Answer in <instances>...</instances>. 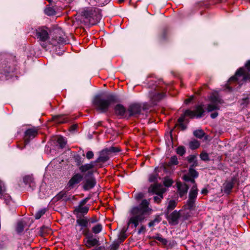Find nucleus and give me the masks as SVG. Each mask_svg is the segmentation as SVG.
Segmentation results:
<instances>
[{
	"instance_id": "1",
	"label": "nucleus",
	"mask_w": 250,
	"mask_h": 250,
	"mask_svg": "<svg viewBox=\"0 0 250 250\" xmlns=\"http://www.w3.org/2000/svg\"><path fill=\"white\" fill-rule=\"evenodd\" d=\"M149 203L146 200H143L139 206L132 208L130 213L132 216L129 218L127 225L131 224L136 228L139 223L142 222L146 216L150 214L151 208H149Z\"/></svg>"
},
{
	"instance_id": "2",
	"label": "nucleus",
	"mask_w": 250,
	"mask_h": 250,
	"mask_svg": "<svg viewBox=\"0 0 250 250\" xmlns=\"http://www.w3.org/2000/svg\"><path fill=\"white\" fill-rule=\"evenodd\" d=\"M116 96L113 94L108 95L106 98H102L100 96H96L93 104L95 108L102 113L106 112L111 105L116 102Z\"/></svg>"
},
{
	"instance_id": "3",
	"label": "nucleus",
	"mask_w": 250,
	"mask_h": 250,
	"mask_svg": "<svg viewBox=\"0 0 250 250\" xmlns=\"http://www.w3.org/2000/svg\"><path fill=\"white\" fill-rule=\"evenodd\" d=\"M246 68H240L236 72L234 76L231 77L229 81V83L232 82H237L239 84L242 82L250 79V60L245 64Z\"/></svg>"
},
{
	"instance_id": "4",
	"label": "nucleus",
	"mask_w": 250,
	"mask_h": 250,
	"mask_svg": "<svg viewBox=\"0 0 250 250\" xmlns=\"http://www.w3.org/2000/svg\"><path fill=\"white\" fill-rule=\"evenodd\" d=\"M204 112V110L202 105H199L196 106L195 110H191L189 109L186 110L184 114L182 115L178 119L179 123H183L185 121V116H188L191 118L195 117L197 118L201 117Z\"/></svg>"
},
{
	"instance_id": "5",
	"label": "nucleus",
	"mask_w": 250,
	"mask_h": 250,
	"mask_svg": "<svg viewBox=\"0 0 250 250\" xmlns=\"http://www.w3.org/2000/svg\"><path fill=\"white\" fill-rule=\"evenodd\" d=\"M198 195V188L197 185H193L189 193L188 199L187 203L185 205L184 210H192L195 207V203Z\"/></svg>"
},
{
	"instance_id": "6",
	"label": "nucleus",
	"mask_w": 250,
	"mask_h": 250,
	"mask_svg": "<svg viewBox=\"0 0 250 250\" xmlns=\"http://www.w3.org/2000/svg\"><path fill=\"white\" fill-rule=\"evenodd\" d=\"M148 191L157 194L154 197V200L155 202L159 203L163 198V194L166 191V189L160 184H154L149 188Z\"/></svg>"
},
{
	"instance_id": "7",
	"label": "nucleus",
	"mask_w": 250,
	"mask_h": 250,
	"mask_svg": "<svg viewBox=\"0 0 250 250\" xmlns=\"http://www.w3.org/2000/svg\"><path fill=\"white\" fill-rule=\"evenodd\" d=\"M64 37L65 35L61 29H56L53 31V34L50 41V43L54 46L61 43H66V41Z\"/></svg>"
},
{
	"instance_id": "8",
	"label": "nucleus",
	"mask_w": 250,
	"mask_h": 250,
	"mask_svg": "<svg viewBox=\"0 0 250 250\" xmlns=\"http://www.w3.org/2000/svg\"><path fill=\"white\" fill-rule=\"evenodd\" d=\"M35 34L37 38L42 42L41 43L42 46L45 48L47 45L44 42L49 38L48 28L44 26L38 27L36 29Z\"/></svg>"
},
{
	"instance_id": "9",
	"label": "nucleus",
	"mask_w": 250,
	"mask_h": 250,
	"mask_svg": "<svg viewBox=\"0 0 250 250\" xmlns=\"http://www.w3.org/2000/svg\"><path fill=\"white\" fill-rule=\"evenodd\" d=\"M38 134V129L35 128H31L27 129L24 133V146H21L20 144L17 145V147L21 149L24 148L30 140L34 138Z\"/></svg>"
},
{
	"instance_id": "10",
	"label": "nucleus",
	"mask_w": 250,
	"mask_h": 250,
	"mask_svg": "<svg viewBox=\"0 0 250 250\" xmlns=\"http://www.w3.org/2000/svg\"><path fill=\"white\" fill-rule=\"evenodd\" d=\"M209 101L210 104L208 105L207 108L208 111L211 112L219 109V104H221V102L217 95L214 94L211 95L209 97Z\"/></svg>"
},
{
	"instance_id": "11",
	"label": "nucleus",
	"mask_w": 250,
	"mask_h": 250,
	"mask_svg": "<svg viewBox=\"0 0 250 250\" xmlns=\"http://www.w3.org/2000/svg\"><path fill=\"white\" fill-rule=\"evenodd\" d=\"M149 94L153 104H156L157 103L165 96L163 89H160L159 86H157L154 91H151Z\"/></svg>"
},
{
	"instance_id": "12",
	"label": "nucleus",
	"mask_w": 250,
	"mask_h": 250,
	"mask_svg": "<svg viewBox=\"0 0 250 250\" xmlns=\"http://www.w3.org/2000/svg\"><path fill=\"white\" fill-rule=\"evenodd\" d=\"M102 167L101 165L97 166L96 162L95 161H91L89 164H86L83 165L79 167V170L82 172H85L87 171H88V174L89 175H92L93 173V171L90 170L92 168H98Z\"/></svg>"
},
{
	"instance_id": "13",
	"label": "nucleus",
	"mask_w": 250,
	"mask_h": 250,
	"mask_svg": "<svg viewBox=\"0 0 250 250\" xmlns=\"http://www.w3.org/2000/svg\"><path fill=\"white\" fill-rule=\"evenodd\" d=\"M142 107L140 104H133L129 105L127 111L129 116L138 117L141 114Z\"/></svg>"
},
{
	"instance_id": "14",
	"label": "nucleus",
	"mask_w": 250,
	"mask_h": 250,
	"mask_svg": "<svg viewBox=\"0 0 250 250\" xmlns=\"http://www.w3.org/2000/svg\"><path fill=\"white\" fill-rule=\"evenodd\" d=\"M238 182L237 176L232 177L230 180L227 181L223 184L224 191L226 193L229 194L234 185Z\"/></svg>"
},
{
	"instance_id": "15",
	"label": "nucleus",
	"mask_w": 250,
	"mask_h": 250,
	"mask_svg": "<svg viewBox=\"0 0 250 250\" xmlns=\"http://www.w3.org/2000/svg\"><path fill=\"white\" fill-rule=\"evenodd\" d=\"M89 13V21L93 20V21H92L93 24L98 22L101 20L102 15L99 9L94 8L91 10Z\"/></svg>"
},
{
	"instance_id": "16",
	"label": "nucleus",
	"mask_w": 250,
	"mask_h": 250,
	"mask_svg": "<svg viewBox=\"0 0 250 250\" xmlns=\"http://www.w3.org/2000/svg\"><path fill=\"white\" fill-rule=\"evenodd\" d=\"M109 154L106 148L104 149L100 152L99 157L94 161L96 162L97 166H99L98 163L100 162L104 163L109 159Z\"/></svg>"
},
{
	"instance_id": "17",
	"label": "nucleus",
	"mask_w": 250,
	"mask_h": 250,
	"mask_svg": "<svg viewBox=\"0 0 250 250\" xmlns=\"http://www.w3.org/2000/svg\"><path fill=\"white\" fill-rule=\"evenodd\" d=\"M176 186L178 194L180 197H183L187 194L188 189V187L187 185L181 182H177Z\"/></svg>"
},
{
	"instance_id": "18",
	"label": "nucleus",
	"mask_w": 250,
	"mask_h": 250,
	"mask_svg": "<svg viewBox=\"0 0 250 250\" xmlns=\"http://www.w3.org/2000/svg\"><path fill=\"white\" fill-rule=\"evenodd\" d=\"M96 184V179L93 177L86 179L83 185V188L85 190H88L93 188Z\"/></svg>"
},
{
	"instance_id": "19",
	"label": "nucleus",
	"mask_w": 250,
	"mask_h": 250,
	"mask_svg": "<svg viewBox=\"0 0 250 250\" xmlns=\"http://www.w3.org/2000/svg\"><path fill=\"white\" fill-rule=\"evenodd\" d=\"M82 179L83 176L81 174L79 173L76 174L69 180L68 185L69 187L73 188L75 185L79 183Z\"/></svg>"
},
{
	"instance_id": "20",
	"label": "nucleus",
	"mask_w": 250,
	"mask_h": 250,
	"mask_svg": "<svg viewBox=\"0 0 250 250\" xmlns=\"http://www.w3.org/2000/svg\"><path fill=\"white\" fill-rule=\"evenodd\" d=\"M180 216V214L176 210L174 211L169 216V222L172 224H177L178 220Z\"/></svg>"
},
{
	"instance_id": "21",
	"label": "nucleus",
	"mask_w": 250,
	"mask_h": 250,
	"mask_svg": "<svg viewBox=\"0 0 250 250\" xmlns=\"http://www.w3.org/2000/svg\"><path fill=\"white\" fill-rule=\"evenodd\" d=\"M115 111L117 115L123 116H124L126 112L125 107L121 104L116 105L115 107Z\"/></svg>"
},
{
	"instance_id": "22",
	"label": "nucleus",
	"mask_w": 250,
	"mask_h": 250,
	"mask_svg": "<svg viewBox=\"0 0 250 250\" xmlns=\"http://www.w3.org/2000/svg\"><path fill=\"white\" fill-rule=\"evenodd\" d=\"M77 224L81 227V229L86 228L88 226V219L87 218H80L77 219Z\"/></svg>"
},
{
	"instance_id": "23",
	"label": "nucleus",
	"mask_w": 250,
	"mask_h": 250,
	"mask_svg": "<svg viewBox=\"0 0 250 250\" xmlns=\"http://www.w3.org/2000/svg\"><path fill=\"white\" fill-rule=\"evenodd\" d=\"M89 208L86 206H78L75 209V212L78 215L79 213L85 214L87 213Z\"/></svg>"
},
{
	"instance_id": "24",
	"label": "nucleus",
	"mask_w": 250,
	"mask_h": 250,
	"mask_svg": "<svg viewBox=\"0 0 250 250\" xmlns=\"http://www.w3.org/2000/svg\"><path fill=\"white\" fill-rule=\"evenodd\" d=\"M99 243V241L92 237H88L86 241V245L87 247H93L97 245Z\"/></svg>"
},
{
	"instance_id": "25",
	"label": "nucleus",
	"mask_w": 250,
	"mask_h": 250,
	"mask_svg": "<svg viewBox=\"0 0 250 250\" xmlns=\"http://www.w3.org/2000/svg\"><path fill=\"white\" fill-rule=\"evenodd\" d=\"M188 161L189 163H192L191 167H195L197 166V162L196 160V156L194 155H191L189 156L188 158Z\"/></svg>"
},
{
	"instance_id": "26",
	"label": "nucleus",
	"mask_w": 250,
	"mask_h": 250,
	"mask_svg": "<svg viewBox=\"0 0 250 250\" xmlns=\"http://www.w3.org/2000/svg\"><path fill=\"white\" fill-rule=\"evenodd\" d=\"M152 238L154 239L157 240L164 245H166L167 243V240L163 238L160 234H157L155 236H153Z\"/></svg>"
},
{
	"instance_id": "27",
	"label": "nucleus",
	"mask_w": 250,
	"mask_h": 250,
	"mask_svg": "<svg viewBox=\"0 0 250 250\" xmlns=\"http://www.w3.org/2000/svg\"><path fill=\"white\" fill-rule=\"evenodd\" d=\"M51 229L47 227L42 226L40 228V235L42 236H44L46 234L50 233Z\"/></svg>"
},
{
	"instance_id": "28",
	"label": "nucleus",
	"mask_w": 250,
	"mask_h": 250,
	"mask_svg": "<svg viewBox=\"0 0 250 250\" xmlns=\"http://www.w3.org/2000/svg\"><path fill=\"white\" fill-rule=\"evenodd\" d=\"M23 182L25 185H29L30 187L33 186V178L30 176H26L23 178Z\"/></svg>"
},
{
	"instance_id": "29",
	"label": "nucleus",
	"mask_w": 250,
	"mask_h": 250,
	"mask_svg": "<svg viewBox=\"0 0 250 250\" xmlns=\"http://www.w3.org/2000/svg\"><path fill=\"white\" fill-rule=\"evenodd\" d=\"M189 147L190 149L193 150L198 148L200 146V143L196 140H194L189 142Z\"/></svg>"
},
{
	"instance_id": "30",
	"label": "nucleus",
	"mask_w": 250,
	"mask_h": 250,
	"mask_svg": "<svg viewBox=\"0 0 250 250\" xmlns=\"http://www.w3.org/2000/svg\"><path fill=\"white\" fill-rule=\"evenodd\" d=\"M126 230L127 229H125L124 228L120 232V234L119 235V239L121 242L124 241L127 237V235L126 234Z\"/></svg>"
},
{
	"instance_id": "31",
	"label": "nucleus",
	"mask_w": 250,
	"mask_h": 250,
	"mask_svg": "<svg viewBox=\"0 0 250 250\" xmlns=\"http://www.w3.org/2000/svg\"><path fill=\"white\" fill-rule=\"evenodd\" d=\"M194 135L199 139L202 138L205 135V133L202 129L196 130L193 132Z\"/></svg>"
},
{
	"instance_id": "32",
	"label": "nucleus",
	"mask_w": 250,
	"mask_h": 250,
	"mask_svg": "<svg viewBox=\"0 0 250 250\" xmlns=\"http://www.w3.org/2000/svg\"><path fill=\"white\" fill-rule=\"evenodd\" d=\"M102 225L100 224H98L92 228V230L94 233L98 234L102 231Z\"/></svg>"
},
{
	"instance_id": "33",
	"label": "nucleus",
	"mask_w": 250,
	"mask_h": 250,
	"mask_svg": "<svg viewBox=\"0 0 250 250\" xmlns=\"http://www.w3.org/2000/svg\"><path fill=\"white\" fill-rule=\"evenodd\" d=\"M57 143L61 148H63L65 146L66 144V141L64 138L60 136L57 139Z\"/></svg>"
},
{
	"instance_id": "34",
	"label": "nucleus",
	"mask_w": 250,
	"mask_h": 250,
	"mask_svg": "<svg viewBox=\"0 0 250 250\" xmlns=\"http://www.w3.org/2000/svg\"><path fill=\"white\" fill-rule=\"evenodd\" d=\"M194 167H190L189 168L188 174H189L193 178H196L198 176V173L195 169H193Z\"/></svg>"
},
{
	"instance_id": "35",
	"label": "nucleus",
	"mask_w": 250,
	"mask_h": 250,
	"mask_svg": "<svg viewBox=\"0 0 250 250\" xmlns=\"http://www.w3.org/2000/svg\"><path fill=\"white\" fill-rule=\"evenodd\" d=\"M183 179L185 182H191L193 185H196L195 183V181L192 177H191L189 174L185 175L183 176Z\"/></svg>"
},
{
	"instance_id": "36",
	"label": "nucleus",
	"mask_w": 250,
	"mask_h": 250,
	"mask_svg": "<svg viewBox=\"0 0 250 250\" xmlns=\"http://www.w3.org/2000/svg\"><path fill=\"white\" fill-rule=\"evenodd\" d=\"M53 120L55 122L58 123H64L67 121L66 120H65L63 116L62 115H59L57 116L56 117H55L53 118Z\"/></svg>"
},
{
	"instance_id": "37",
	"label": "nucleus",
	"mask_w": 250,
	"mask_h": 250,
	"mask_svg": "<svg viewBox=\"0 0 250 250\" xmlns=\"http://www.w3.org/2000/svg\"><path fill=\"white\" fill-rule=\"evenodd\" d=\"M178 164V161L177 157L176 156H173L170 158L168 163V166H171L172 165H177Z\"/></svg>"
},
{
	"instance_id": "38",
	"label": "nucleus",
	"mask_w": 250,
	"mask_h": 250,
	"mask_svg": "<svg viewBox=\"0 0 250 250\" xmlns=\"http://www.w3.org/2000/svg\"><path fill=\"white\" fill-rule=\"evenodd\" d=\"M176 206V202L174 200H170L167 207V210H171L173 209Z\"/></svg>"
},
{
	"instance_id": "39",
	"label": "nucleus",
	"mask_w": 250,
	"mask_h": 250,
	"mask_svg": "<svg viewBox=\"0 0 250 250\" xmlns=\"http://www.w3.org/2000/svg\"><path fill=\"white\" fill-rule=\"evenodd\" d=\"M24 229V224L22 222L19 221L17 223L16 230L18 232L20 233Z\"/></svg>"
},
{
	"instance_id": "40",
	"label": "nucleus",
	"mask_w": 250,
	"mask_h": 250,
	"mask_svg": "<svg viewBox=\"0 0 250 250\" xmlns=\"http://www.w3.org/2000/svg\"><path fill=\"white\" fill-rule=\"evenodd\" d=\"M186 152L185 147L182 146H178L176 149V153L180 155L183 156Z\"/></svg>"
},
{
	"instance_id": "41",
	"label": "nucleus",
	"mask_w": 250,
	"mask_h": 250,
	"mask_svg": "<svg viewBox=\"0 0 250 250\" xmlns=\"http://www.w3.org/2000/svg\"><path fill=\"white\" fill-rule=\"evenodd\" d=\"M46 210L45 209H42L39 210L35 215V217L36 219H40L45 212Z\"/></svg>"
},
{
	"instance_id": "42",
	"label": "nucleus",
	"mask_w": 250,
	"mask_h": 250,
	"mask_svg": "<svg viewBox=\"0 0 250 250\" xmlns=\"http://www.w3.org/2000/svg\"><path fill=\"white\" fill-rule=\"evenodd\" d=\"M108 150L109 154L112 153H116L121 151L120 149L118 147L112 146L108 148H106Z\"/></svg>"
},
{
	"instance_id": "43",
	"label": "nucleus",
	"mask_w": 250,
	"mask_h": 250,
	"mask_svg": "<svg viewBox=\"0 0 250 250\" xmlns=\"http://www.w3.org/2000/svg\"><path fill=\"white\" fill-rule=\"evenodd\" d=\"M158 175L156 173L151 174L149 176V181L150 182H155L157 180Z\"/></svg>"
},
{
	"instance_id": "44",
	"label": "nucleus",
	"mask_w": 250,
	"mask_h": 250,
	"mask_svg": "<svg viewBox=\"0 0 250 250\" xmlns=\"http://www.w3.org/2000/svg\"><path fill=\"white\" fill-rule=\"evenodd\" d=\"M44 12L48 16L53 15L55 14V11L51 7L47 8L45 9Z\"/></svg>"
},
{
	"instance_id": "45",
	"label": "nucleus",
	"mask_w": 250,
	"mask_h": 250,
	"mask_svg": "<svg viewBox=\"0 0 250 250\" xmlns=\"http://www.w3.org/2000/svg\"><path fill=\"white\" fill-rule=\"evenodd\" d=\"M200 158L203 161H208L209 160L208 155L206 152H202L200 154Z\"/></svg>"
},
{
	"instance_id": "46",
	"label": "nucleus",
	"mask_w": 250,
	"mask_h": 250,
	"mask_svg": "<svg viewBox=\"0 0 250 250\" xmlns=\"http://www.w3.org/2000/svg\"><path fill=\"white\" fill-rule=\"evenodd\" d=\"M173 181L170 179H166L164 181V184L166 187H170L172 185Z\"/></svg>"
},
{
	"instance_id": "47",
	"label": "nucleus",
	"mask_w": 250,
	"mask_h": 250,
	"mask_svg": "<svg viewBox=\"0 0 250 250\" xmlns=\"http://www.w3.org/2000/svg\"><path fill=\"white\" fill-rule=\"evenodd\" d=\"M160 222V220H159V219L158 218H155V219H154L153 220L150 221L149 224H148V226L149 227H153V226H154L156 223H158Z\"/></svg>"
},
{
	"instance_id": "48",
	"label": "nucleus",
	"mask_w": 250,
	"mask_h": 250,
	"mask_svg": "<svg viewBox=\"0 0 250 250\" xmlns=\"http://www.w3.org/2000/svg\"><path fill=\"white\" fill-rule=\"evenodd\" d=\"M86 157L89 160L92 159L94 157L93 152L92 151H87L86 154Z\"/></svg>"
},
{
	"instance_id": "49",
	"label": "nucleus",
	"mask_w": 250,
	"mask_h": 250,
	"mask_svg": "<svg viewBox=\"0 0 250 250\" xmlns=\"http://www.w3.org/2000/svg\"><path fill=\"white\" fill-rule=\"evenodd\" d=\"M88 200V198H86L83 200H82L80 204H79V205L78 206H83L86 203V202H87Z\"/></svg>"
},
{
	"instance_id": "50",
	"label": "nucleus",
	"mask_w": 250,
	"mask_h": 250,
	"mask_svg": "<svg viewBox=\"0 0 250 250\" xmlns=\"http://www.w3.org/2000/svg\"><path fill=\"white\" fill-rule=\"evenodd\" d=\"M193 98L194 96H192L189 97V98L186 99L184 102L185 104H189L193 100Z\"/></svg>"
},
{
	"instance_id": "51",
	"label": "nucleus",
	"mask_w": 250,
	"mask_h": 250,
	"mask_svg": "<svg viewBox=\"0 0 250 250\" xmlns=\"http://www.w3.org/2000/svg\"><path fill=\"white\" fill-rule=\"evenodd\" d=\"M146 227L144 226H141L138 231V234H140L142 232L145 231Z\"/></svg>"
},
{
	"instance_id": "52",
	"label": "nucleus",
	"mask_w": 250,
	"mask_h": 250,
	"mask_svg": "<svg viewBox=\"0 0 250 250\" xmlns=\"http://www.w3.org/2000/svg\"><path fill=\"white\" fill-rule=\"evenodd\" d=\"M76 162H77L78 166L81 165L83 163V162L81 160V158L79 156L76 158Z\"/></svg>"
},
{
	"instance_id": "53",
	"label": "nucleus",
	"mask_w": 250,
	"mask_h": 250,
	"mask_svg": "<svg viewBox=\"0 0 250 250\" xmlns=\"http://www.w3.org/2000/svg\"><path fill=\"white\" fill-rule=\"evenodd\" d=\"M97 219L96 217H92L90 218V219H88V222H89L90 223H95L97 222Z\"/></svg>"
},
{
	"instance_id": "54",
	"label": "nucleus",
	"mask_w": 250,
	"mask_h": 250,
	"mask_svg": "<svg viewBox=\"0 0 250 250\" xmlns=\"http://www.w3.org/2000/svg\"><path fill=\"white\" fill-rule=\"evenodd\" d=\"M4 190V185L2 182L0 181V194L2 193Z\"/></svg>"
},
{
	"instance_id": "55",
	"label": "nucleus",
	"mask_w": 250,
	"mask_h": 250,
	"mask_svg": "<svg viewBox=\"0 0 250 250\" xmlns=\"http://www.w3.org/2000/svg\"><path fill=\"white\" fill-rule=\"evenodd\" d=\"M66 195L65 192H61L58 195V198H63Z\"/></svg>"
},
{
	"instance_id": "56",
	"label": "nucleus",
	"mask_w": 250,
	"mask_h": 250,
	"mask_svg": "<svg viewBox=\"0 0 250 250\" xmlns=\"http://www.w3.org/2000/svg\"><path fill=\"white\" fill-rule=\"evenodd\" d=\"M218 112H215L211 114L210 117H211V118L214 119V118H216L218 116Z\"/></svg>"
},
{
	"instance_id": "57",
	"label": "nucleus",
	"mask_w": 250,
	"mask_h": 250,
	"mask_svg": "<svg viewBox=\"0 0 250 250\" xmlns=\"http://www.w3.org/2000/svg\"><path fill=\"white\" fill-rule=\"evenodd\" d=\"M118 248L117 244H113L111 247V250H117Z\"/></svg>"
},
{
	"instance_id": "58",
	"label": "nucleus",
	"mask_w": 250,
	"mask_h": 250,
	"mask_svg": "<svg viewBox=\"0 0 250 250\" xmlns=\"http://www.w3.org/2000/svg\"><path fill=\"white\" fill-rule=\"evenodd\" d=\"M180 127L182 128V130H184L186 129V125L183 124V123H179Z\"/></svg>"
},
{
	"instance_id": "59",
	"label": "nucleus",
	"mask_w": 250,
	"mask_h": 250,
	"mask_svg": "<svg viewBox=\"0 0 250 250\" xmlns=\"http://www.w3.org/2000/svg\"><path fill=\"white\" fill-rule=\"evenodd\" d=\"M208 190L206 188H203L201 190V193L204 195H206L208 193Z\"/></svg>"
},
{
	"instance_id": "60",
	"label": "nucleus",
	"mask_w": 250,
	"mask_h": 250,
	"mask_svg": "<svg viewBox=\"0 0 250 250\" xmlns=\"http://www.w3.org/2000/svg\"><path fill=\"white\" fill-rule=\"evenodd\" d=\"M77 127V125H72L71 127H70V130H72V131H74L75 130Z\"/></svg>"
},
{
	"instance_id": "61",
	"label": "nucleus",
	"mask_w": 250,
	"mask_h": 250,
	"mask_svg": "<svg viewBox=\"0 0 250 250\" xmlns=\"http://www.w3.org/2000/svg\"><path fill=\"white\" fill-rule=\"evenodd\" d=\"M248 99L246 98V99H243V101L244 102L243 103H242V104H244L245 103L247 102V101H248Z\"/></svg>"
},
{
	"instance_id": "62",
	"label": "nucleus",
	"mask_w": 250,
	"mask_h": 250,
	"mask_svg": "<svg viewBox=\"0 0 250 250\" xmlns=\"http://www.w3.org/2000/svg\"><path fill=\"white\" fill-rule=\"evenodd\" d=\"M93 250H102V248L101 247H98V248L95 249Z\"/></svg>"
},
{
	"instance_id": "63",
	"label": "nucleus",
	"mask_w": 250,
	"mask_h": 250,
	"mask_svg": "<svg viewBox=\"0 0 250 250\" xmlns=\"http://www.w3.org/2000/svg\"><path fill=\"white\" fill-rule=\"evenodd\" d=\"M124 1V0H118V1L119 2V3H122Z\"/></svg>"
},
{
	"instance_id": "64",
	"label": "nucleus",
	"mask_w": 250,
	"mask_h": 250,
	"mask_svg": "<svg viewBox=\"0 0 250 250\" xmlns=\"http://www.w3.org/2000/svg\"><path fill=\"white\" fill-rule=\"evenodd\" d=\"M102 124V122H99L98 123V125H100Z\"/></svg>"
}]
</instances>
